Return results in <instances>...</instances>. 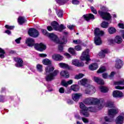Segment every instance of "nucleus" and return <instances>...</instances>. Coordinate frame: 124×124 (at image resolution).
Segmentation results:
<instances>
[{"mask_svg": "<svg viewBox=\"0 0 124 124\" xmlns=\"http://www.w3.org/2000/svg\"><path fill=\"white\" fill-rule=\"evenodd\" d=\"M14 61L16 62V64H15V66L16 67H22L23 66V60L19 57H16L14 58Z\"/></svg>", "mask_w": 124, "mask_h": 124, "instance_id": "6e6552de", "label": "nucleus"}, {"mask_svg": "<svg viewBox=\"0 0 124 124\" xmlns=\"http://www.w3.org/2000/svg\"><path fill=\"white\" fill-rule=\"evenodd\" d=\"M114 42L118 44H120L121 42H123V39L119 36H116L114 39Z\"/></svg>", "mask_w": 124, "mask_h": 124, "instance_id": "bb28decb", "label": "nucleus"}, {"mask_svg": "<svg viewBox=\"0 0 124 124\" xmlns=\"http://www.w3.org/2000/svg\"><path fill=\"white\" fill-rule=\"evenodd\" d=\"M102 101L103 100L102 99H99L95 98H93L92 105H93V104H99L101 102H102Z\"/></svg>", "mask_w": 124, "mask_h": 124, "instance_id": "b1692460", "label": "nucleus"}, {"mask_svg": "<svg viewBox=\"0 0 124 124\" xmlns=\"http://www.w3.org/2000/svg\"><path fill=\"white\" fill-rule=\"evenodd\" d=\"M114 74H115V72H111V73L110 75H109V78H110V79H112V78H113V77H114Z\"/></svg>", "mask_w": 124, "mask_h": 124, "instance_id": "338daca9", "label": "nucleus"}, {"mask_svg": "<svg viewBox=\"0 0 124 124\" xmlns=\"http://www.w3.org/2000/svg\"><path fill=\"white\" fill-rule=\"evenodd\" d=\"M41 31L43 34L44 35H47L50 38L51 40H52L55 43H59V44H65L67 42V40L65 37L63 38L61 41H59L57 35L54 34V33H48L47 30L45 29H42Z\"/></svg>", "mask_w": 124, "mask_h": 124, "instance_id": "f03ea898", "label": "nucleus"}, {"mask_svg": "<svg viewBox=\"0 0 124 124\" xmlns=\"http://www.w3.org/2000/svg\"><path fill=\"white\" fill-rule=\"evenodd\" d=\"M93 80L94 82H96L97 84H99L100 85H103L104 84V81L103 79L99 78L96 77H94L93 78Z\"/></svg>", "mask_w": 124, "mask_h": 124, "instance_id": "412c9836", "label": "nucleus"}, {"mask_svg": "<svg viewBox=\"0 0 124 124\" xmlns=\"http://www.w3.org/2000/svg\"><path fill=\"white\" fill-rule=\"evenodd\" d=\"M85 104L93 105V97L87 98L84 100Z\"/></svg>", "mask_w": 124, "mask_h": 124, "instance_id": "aec40b11", "label": "nucleus"}, {"mask_svg": "<svg viewBox=\"0 0 124 124\" xmlns=\"http://www.w3.org/2000/svg\"><path fill=\"white\" fill-rule=\"evenodd\" d=\"M114 85H124V79L114 82Z\"/></svg>", "mask_w": 124, "mask_h": 124, "instance_id": "a19ab883", "label": "nucleus"}, {"mask_svg": "<svg viewBox=\"0 0 124 124\" xmlns=\"http://www.w3.org/2000/svg\"><path fill=\"white\" fill-rule=\"evenodd\" d=\"M71 90L74 92H77L78 91V85H73L71 86Z\"/></svg>", "mask_w": 124, "mask_h": 124, "instance_id": "e433bc0d", "label": "nucleus"}, {"mask_svg": "<svg viewBox=\"0 0 124 124\" xmlns=\"http://www.w3.org/2000/svg\"><path fill=\"white\" fill-rule=\"evenodd\" d=\"M89 68L90 70H96V69L98 68V66L97 65V63H94L92 64H90L89 66Z\"/></svg>", "mask_w": 124, "mask_h": 124, "instance_id": "4be33fe9", "label": "nucleus"}, {"mask_svg": "<svg viewBox=\"0 0 124 124\" xmlns=\"http://www.w3.org/2000/svg\"><path fill=\"white\" fill-rule=\"evenodd\" d=\"M35 42L34 39L31 38H28L26 40V44L29 47H32V46H34V45H35V44H34Z\"/></svg>", "mask_w": 124, "mask_h": 124, "instance_id": "9b49d317", "label": "nucleus"}, {"mask_svg": "<svg viewBox=\"0 0 124 124\" xmlns=\"http://www.w3.org/2000/svg\"><path fill=\"white\" fill-rule=\"evenodd\" d=\"M89 51L90 50L89 49H87L86 50L84 51L80 57L81 61H86V64L89 63V61H91V59H90V55H89Z\"/></svg>", "mask_w": 124, "mask_h": 124, "instance_id": "20e7f679", "label": "nucleus"}, {"mask_svg": "<svg viewBox=\"0 0 124 124\" xmlns=\"http://www.w3.org/2000/svg\"><path fill=\"white\" fill-rule=\"evenodd\" d=\"M91 10L92 12L94 13V14H97V12L96 11V10L93 8V7H91Z\"/></svg>", "mask_w": 124, "mask_h": 124, "instance_id": "864d4df0", "label": "nucleus"}, {"mask_svg": "<svg viewBox=\"0 0 124 124\" xmlns=\"http://www.w3.org/2000/svg\"><path fill=\"white\" fill-rule=\"evenodd\" d=\"M59 92L60 93H64V89L62 87H61L59 89Z\"/></svg>", "mask_w": 124, "mask_h": 124, "instance_id": "4d7b16f0", "label": "nucleus"}, {"mask_svg": "<svg viewBox=\"0 0 124 124\" xmlns=\"http://www.w3.org/2000/svg\"><path fill=\"white\" fill-rule=\"evenodd\" d=\"M42 62L45 65H52V62L49 59H44Z\"/></svg>", "mask_w": 124, "mask_h": 124, "instance_id": "cd10ccee", "label": "nucleus"}, {"mask_svg": "<svg viewBox=\"0 0 124 124\" xmlns=\"http://www.w3.org/2000/svg\"><path fill=\"white\" fill-rule=\"evenodd\" d=\"M107 53H108V50L107 49H104L99 53L98 56H99L100 58H104L105 57V54H107Z\"/></svg>", "mask_w": 124, "mask_h": 124, "instance_id": "393cba45", "label": "nucleus"}, {"mask_svg": "<svg viewBox=\"0 0 124 124\" xmlns=\"http://www.w3.org/2000/svg\"><path fill=\"white\" fill-rule=\"evenodd\" d=\"M58 48L60 52H62V50H63V47L62 46H59Z\"/></svg>", "mask_w": 124, "mask_h": 124, "instance_id": "774afa93", "label": "nucleus"}, {"mask_svg": "<svg viewBox=\"0 0 124 124\" xmlns=\"http://www.w3.org/2000/svg\"><path fill=\"white\" fill-rule=\"evenodd\" d=\"M59 30H58L57 31H62V30H65V29H66L65 27H64L62 24L60 25V26H59Z\"/></svg>", "mask_w": 124, "mask_h": 124, "instance_id": "de8ad7c7", "label": "nucleus"}, {"mask_svg": "<svg viewBox=\"0 0 124 124\" xmlns=\"http://www.w3.org/2000/svg\"><path fill=\"white\" fill-rule=\"evenodd\" d=\"M104 105V103H103V100L98 104V110H100L103 108V106Z\"/></svg>", "mask_w": 124, "mask_h": 124, "instance_id": "ea45409f", "label": "nucleus"}, {"mask_svg": "<svg viewBox=\"0 0 124 124\" xmlns=\"http://www.w3.org/2000/svg\"><path fill=\"white\" fill-rule=\"evenodd\" d=\"M115 88L117 90H124V87L117 86H115Z\"/></svg>", "mask_w": 124, "mask_h": 124, "instance_id": "13d9d810", "label": "nucleus"}, {"mask_svg": "<svg viewBox=\"0 0 124 124\" xmlns=\"http://www.w3.org/2000/svg\"><path fill=\"white\" fill-rule=\"evenodd\" d=\"M51 26L53 27V29L54 30H56V31H58V30H60V28H59V24L57 21H53L51 23Z\"/></svg>", "mask_w": 124, "mask_h": 124, "instance_id": "a878e982", "label": "nucleus"}, {"mask_svg": "<svg viewBox=\"0 0 124 124\" xmlns=\"http://www.w3.org/2000/svg\"><path fill=\"white\" fill-rule=\"evenodd\" d=\"M123 122H124V117L120 115L117 117L115 120V122L116 124H123Z\"/></svg>", "mask_w": 124, "mask_h": 124, "instance_id": "6ab92c4d", "label": "nucleus"}, {"mask_svg": "<svg viewBox=\"0 0 124 124\" xmlns=\"http://www.w3.org/2000/svg\"><path fill=\"white\" fill-rule=\"evenodd\" d=\"M83 77H84V74H79L78 75H77L75 78L77 79V80H79V79H81V78H83Z\"/></svg>", "mask_w": 124, "mask_h": 124, "instance_id": "37998d69", "label": "nucleus"}, {"mask_svg": "<svg viewBox=\"0 0 124 124\" xmlns=\"http://www.w3.org/2000/svg\"><path fill=\"white\" fill-rule=\"evenodd\" d=\"M37 69L39 72H42L43 71V69H42L43 68V66L42 65L40 64H38L36 66Z\"/></svg>", "mask_w": 124, "mask_h": 124, "instance_id": "c9c22d12", "label": "nucleus"}, {"mask_svg": "<svg viewBox=\"0 0 124 124\" xmlns=\"http://www.w3.org/2000/svg\"><path fill=\"white\" fill-rule=\"evenodd\" d=\"M100 90L102 93H107L108 91L109 90V89H108L107 87L104 86H101L100 87Z\"/></svg>", "mask_w": 124, "mask_h": 124, "instance_id": "2f4dec72", "label": "nucleus"}, {"mask_svg": "<svg viewBox=\"0 0 124 124\" xmlns=\"http://www.w3.org/2000/svg\"><path fill=\"white\" fill-rule=\"evenodd\" d=\"M116 29L113 27H110L108 29V31L110 34H113V33H115L116 32Z\"/></svg>", "mask_w": 124, "mask_h": 124, "instance_id": "473e14b6", "label": "nucleus"}, {"mask_svg": "<svg viewBox=\"0 0 124 124\" xmlns=\"http://www.w3.org/2000/svg\"><path fill=\"white\" fill-rule=\"evenodd\" d=\"M95 93V88L92 85H89L85 90V93L86 94H93Z\"/></svg>", "mask_w": 124, "mask_h": 124, "instance_id": "1a4fd4ad", "label": "nucleus"}, {"mask_svg": "<svg viewBox=\"0 0 124 124\" xmlns=\"http://www.w3.org/2000/svg\"><path fill=\"white\" fill-rule=\"evenodd\" d=\"M83 17L86 21H90L91 19H93V20L94 19V16L92 14L84 15Z\"/></svg>", "mask_w": 124, "mask_h": 124, "instance_id": "f3484780", "label": "nucleus"}, {"mask_svg": "<svg viewBox=\"0 0 124 124\" xmlns=\"http://www.w3.org/2000/svg\"><path fill=\"white\" fill-rule=\"evenodd\" d=\"M113 106H114V102L109 101L107 104V107H109V108H112V107H113Z\"/></svg>", "mask_w": 124, "mask_h": 124, "instance_id": "c03bdc74", "label": "nucleus"}, {"mask_svg": "<svg viewBox=\"0 0 124 124\" xmlns=\"http://www.w3.org/2000/svg\"><path fill=\"white\" fill-rule=\"evenodd\" d=\"M82 120L83 123H85V124H87L88 123H89V120L86 118L82 117Z\"/></svg>", "mask_w": 124, "mask_h": 124, "instance_id": "6e6d98bb", "label": "nucleus"}, {"mask_svg": "<svg viewBox=\"0 0 124 124\" xmlns=\"http://www.w3.org/2000/svg\"><path fill=\"white\" fill-rule=\"evenodd\" d=\"M73 43H74V44L78 45L79 44H81V43H82V41L80 40H74Z\"/></svg>", "mask_w": 124, "mask_h": 124, "instance_id": "49530a36", "label": "nucleus"}, {"mask_svg": "<svg viewBox=\"0 0 124 124\" xmlns=\"http://www.w3.org/2000/svg\"><path fill=\"white\" fill-rule=\"evenodd\" d=\"M83 96L82 93H76L72 94V98L74 101L77 102L79 101V99Z\"/></svg>", "mask_w": 124, "mask_h": 124, "instance_id": "9d476101", "label": "nucleus"}, {"mask_svg": "<svg viewBox=\"0 0 124 124\" xmlns=\"http://www.w3.org/2000/svg\"><path fill=\"white\" fill-rule=\"evenodd\" d=\"M17 20L19 25H23V24L26 22V19H25V18L23 16H19Z\"/></svg>", "mask_w": 124, "mask_h": 124, "instance_id": "c85d7f7f", "label": "nucleus"}, {"mask_svg": "<svg viewBox=\"0 0 124 124\" xmlns=\"http://www.w3.org/2000/svg\"><path fill=\"white\" fill-rule=\"evenodd\" d=\"M60 75L61 77H63L64 78H69V73L67 71H62L60 72Z\"/></svg>", "mask_w": 124, "mask_h": 124, "instance_id": "dca6fc26", "label": "nucleus"}, {"mask_svg": "<svg viewBox=\"0 0 124 124\" xmlns=\"http://www.w3.org/2000/svg\"><path fill=\"white\" fill-rule=\"evenodd\" d=\"M72 64H73V65H75V66H78V67H80V66H84V62H79V61H78V60H74L72 61Z\"/></svg>", "mask_w": 124, "mask_h": 124, "instance_id": "2eb2a0df", "label": "nucleus"}, {"mask_svg": "<svg viewBox=\"0 0 124 124\" xmlns=\"http://www.w3.org/2000/svg\"><path fill=\"white\" fill-rule=\"evenodd\" d=\"M119 113V109L117 108H111L108 110V116L111 118H108V117L106 116L105 117V120L106 122H109V123H111V122H113V118L117 115Z\"/></svg>", "mask_w": 124, "mask_h": 124, "instance_id": "7ed1b4c3", "label": "nucleus"}, {"mask_svg": "<svg viewBox=\"0 0 124 124\" xmlns=\"http://www.w3.org/2000/svg\"><path fill=\"white\" fill-rule=\"evenodd\" d=\"M118 27L120 29H124V23H119L118 24Z\"/></svg>", "mask_w": 124, "mask_h": 124, "instance_id": "052dcab7", "label": "nucleus"}, {"mask_svg": "<svg viewBox=\"0 0 124 124\" xmlns=\"http://www.w3.org/2000/svg\"><path fill=\"white\" fill-rule=\"evenodd\" d=\"M54 69L55 67L52 65H49L46 67L45 71L46 74L49 73L46 78V79L47 82H51L52 80H55V78L58 76V74L59 72V70H55L54 71Z\"/></svg>", "mask_w": 124, "mask_h": 124, "instance_id": "f257e3e1", "label": "nucleus"}, {"mask_svg": "<svg viewBox=\"0 0 124 124\" xmlns=\"http://www.w3.org/2000/svg\"><path fill=\"white\" fill-rule=\"evenodd\" d=\"M59 65L62 68H68V65L66 63L61 62L59 64Z\"/></svg>", "mask_w": 124, "mask_h": 124, "instance_id": "72a5a7b5", "label": "nucleus"}, {"mask_svg": "<svg viewBox=\"0 0 124 124\" xmlns=\"http://www.w3.org/2000/svg\"><path fill=\"white\" fill-rule=\"evenodd\" d=\"M68 52L70 53L72 55H76V52L75 51V49L72 47H70L68 49Z\"/></svg>", "mask_w": 124, "mask_h": 124, "instance_id": "4c0bfd02", "label": "nucleus"}, {"mask_svg": "<svg viewBox=\"0 0 124 124\" xmlns=\"http://www.w3.org/2000/svg\"><path fill=\"white\" fill-rule=\"evenodd\" d=\"M79 107L81 109H82V111H88L89 110V108L84 105L82 103H80Z\"/></svg>", "mask_w": 124, "mask_h": 124, "instance_id": "7c9ffc66", "label": "nucleus"}, {"mask_svg": "<svg viewBox=\"0 0 124 124\" xmlns=\"http://www.w3.org/2000/svg\"><path fill=\"white\" fill-rule=\"evenodd\" d=\"M88 110H81L80 113L82 114L84 117H89L90 113L89 112L87 111Z\"/></svg>", "mask_w": 124, "mask_h": 124, "instance_id": "f704fd0d", "label": "nucleus"}, {"mask_svg": "<svg viewBox=\"0 0 124 124\" xmlns=\"http://www.w3.org/2000/svg\"><path fill=\"white\" fill-rule=\"evenodd\" d=\"M112 96L113 97H123L124 96V94L123 92L116 90L113 92Z\"/></svg>", "mask_w": 124, "mask_h": 124, "instance_id": "ddd939ff", "label": "nucleus"}, {"mask_svg": "<svg viewBox=\"0 0 124 124\" xmlns=\"http://www.w3.org/2000/svg\"><path fill=\"white\" fill-rule=\"evenodd\" d=\"M39 56L41 58H46V57H47V54H39Z\"/></svg>", "mask_w": 124, "mask_h": 124, "instance_id": "bf43d9fd", "label": "nucleus"}, {"mask_svg": "<svg viewBox=\"0 0 124 124\" xmlns=\"http://www.w3.org/2000/svg\"><path fill=\"white\" fill-rule=\"evenodd\" d=\"M75 50L76 51H81L82 50V47L80 46H75Z\"/></svg>", "mask_w": 124, "mask_h": 124, "instance_id": "09e8293b", "label": "nucleus"}, {"mask_svg": "<svg viewBox=\"0 0 124 124\" xmlns=\"http://www.w3.org/2000/svg\"><path fill=\"white\" fill-rule=\"evenodd\" d=\"M94 43L96 45H101L102 41L100 37H95L94 38Z\"/></svg>", "mask_w": 124, "mask_h": 124, "instance_id": "5701e85b", "label": "nucleus"}, {"mask_svg": "<svg viewBox=\"0 0 124 124\" xmlns=\"http://www.w3.org/2000/svg\"><path fill=\"white\" fill-rule=\"evenodd\" d=\"M0 53L1 55H4L5 54V51L2 48L0 47Z\"/></svg>", "mask_w": 124, "mask_h": 124, "instance_id": "0e129e2a", "label": "nucleus"}, {"mask_svg": "<svg viewBox=\"0 0 124 124\" xmlns=\"http://www.w3.org/2000/svg\"><path fill=\"white\" fill-rule=\"evenodd\" d=\"M105 71H106V68H105V67L103 66L99 68V70L97 71V72L98 73H102Z\"/></svg>", "mask_w": 124, "mask_h": 124, "instance_id": "58836bf2", "label": "nucleus"}, {"mask_svg": "<svg viewBox=\"0 0 124 124\" xmlns=\"http://www.w3.org/2000/svg\"><path fill=\"white\" fill-rule=\"evenodd\" d=\"M5 28H6V29H7L8 30H13V29H14L15 26H10L8 25H6L5 26Z\"/></svg>", "mask_w": 124, "mask_h": 124, "instance_id": "8fccbe9b", "label": "nucleus"}, {"mask_svg": "<svg viewBox=\"0 0 124 124\" xmlns=\"http://www.w3.org/2000/svg\"><path fill=\"white\" fill-rule=\"evenodd\" d=\"M72 3L73 4H79V1L78 0H73Z\"/></svg>", "mask_w": 124, "mask_h": 124, "instance_id": "680f3d73", "label": "nucleus"}, {"mask_svg": "<svg viewBox=\"0 0 124 124\" xmlns=\"http://www.w3.org/2000/svg\"><path fill=\"white\" fill-rule=\"evenodd\" d=\"M28 34L31 37L36 38L39 35V32L35 29L31 28L28 31Z\"/></svg>", "mask_w": 124, "mask_h": 124, "instance_id": "39448f33", "label": "nucleus"}, {"mask_svg": "<svg viewBox=\"0 0 124 124\" xmlns=\"http://www.w3.org/2000/svg\"><path fill=\"white\" fill-rule=\"evenodd\" d=\"M108 22L104 21L103 23H102L101 26L102 28L106 29L107 28H108Z\"/></svg>", "mask_w": 124, "mask_h": 124, "instance_id": "79ce46f5", "label": "nucleus"}, {"mask_svg": "<svg viewBox=\"0 0 124 124\" xmlns=\"http://www.w3.org/2000/svg\"><path fill=\"white\" fill-rule=\"evenodd\" d=\"M67 28L69 29V30H73V29H74V25H68L67 26Z\"/></svg>", "mask_w": 124, "mask_h": 124, "instance_id": "69168bd1", "label": "nucleus"}, {"mask_svg": "<svg viewBox=\"0 0 124 124\" xmlns=\"http://www.w3.org/2000/svg\"><path fill=\"white\" fill-rule=\"evenodd\" d=\"M46 29L48 31H53V27L52 26H47Z\"/></svg>", "mask_w": 124, "mask_h": 124, "instance_id": "e2e57ef3", "label": "nucleus"}, {"mask_svg": "<svg viewBox=\"0 0 124 124\" xmlns=\"http://www.w3.org/2000/svg\"><path fill=\"white\" fill-rule=\"evenodd\" d=\"M88 111H90V112H96V108L94 107H91L88 108Z\"/></svg>", "mask_w": 124, "mask_h": 124, "instance_id": "a18cd8bd", "label": "nucleus"}, {"mask_svg": "<svg viewBox=\"0 0 124 124\" xmlns=\"http://www.w3.org/2000/svg\"><path fill=\"white\" fill-rule=\"evenodd\" d=\"M122 66H123V62L121 61V60L117 59L116 60L115 63V67L116 68H122Z\"/></svg>", "mask_w": 124, "mask_h": 124, "instance_id": "a211bd4d", "label": "nucleus"}, {"mask_svg": "<svg viewBox=\"0 0 124 124\" xmlns=\"http://www.w3.org/2000/svg\"><path fill=\"white\" fill-rule=\"evenodd\" d=\"M34 48L37 51H40V52H43L44 50H46V48L47 47L46 46L42 43H40V44H35L34 45Z\"/></svg>", "mask_w": 124, "mask_h": 124, "instance_id": "0eeeda50", "label": "nucleus"}, {"mask_svg": "<svg viewBox=\"0 0 124 124\" xmlns=\"http://www.w3.org/2000/svg\"><path fill=\"white\" fill-rule=\"evenodd\" d=\"M95 37L102 36L104 34V31H100L99 28H96L94 31Z\"/></svg>", "mask_w": 124, "mask_h": 124, "instance_id": "f8f14e48", "label": "nucleus"}, {"mask_svg": "<svg viewBox=\"0 0 124 124\" xmlns=\"http://www.w3.org/2000/svg\"><path fill=\"white\" fill-rule=\"evenodd\" d=\"M98 13L104 20H110L111 19V15L109 13L103 12L101 11H99Z\"/></svg>", "mask_w": 124, "mask_h": 124, "instance_id": "423d86ee", "label": "nucleus"}, {"mask_svg": "<svg viewBox=\"0 0 124 124\" xmlns=\"http://www.w3.org/2000/svg\"><path fill=\"white\" fill-rule=\"evenodd\" d=\"M52 59L53 60H54V61L61 62V61H62V60H63V56L60 54H53L52 55Z\"/></svg>", "mask_w": 124, "mask_h": 124, "instance_id": "4468645a", "label": "nucleus"}, {"mask_svg": "<svg viewBox=\"0 0 124 124\" xmlns=\"http://www.w3.org/2000/svg\"><path fill=\"white\" fill-rule=\"evenodd\" d=\"M22 39L21 37H19L17 39H16V40H15V41L16 42V43L17 44H20V42H21V40Z\"/></svg>", "mask_w": 124, "mask_h": 124, "instance_id": "5fc2aeb1", "label": "nucleus"}, {"mask_svg": "<svg viewBox=\"0 0 124 124\" xmlns=\"http://www.w3.org/2000/svg\"><path fill=\"white\" fill-rule=\"evenodd\" d=\"M57 15L58 17H60V18H62V11H59V12L57 13Z\"/></svg>", "mask_w": 124, "mask_h": 124, "instance_id": "3c124183", "label": "nucleus"}, {"mask_svg": "<svg viewBox=\"0 0 124 124\" xmlns=\"http://www.w3.org/2000/svg\"><path fill=\"white\" fill-rule=\"evenodd\" d=\"M87 83H88V80L86 78H83L78 82V85H81L82 86H85Z\"/></svg>", "mask_w": 124, "mask_h": 124, "instance_id": "c756f323", "label": "nucleus"}, {"mask_svg": "<svg viewBox=\"0 0 124 124\" xmlns=\"http://www.w3.org/2000/svg\"><path fill=\"white\" fill-rule=\"evenodd\" d=\"M62 86L64 87H67L68 85L67 84V82L65 81V80H63L62 82Z\"/></svg>", "mask_w": 124, "mask_h": 124, "instance_id": "603ef678", "label": "nucleus"}]
</instances>
